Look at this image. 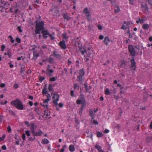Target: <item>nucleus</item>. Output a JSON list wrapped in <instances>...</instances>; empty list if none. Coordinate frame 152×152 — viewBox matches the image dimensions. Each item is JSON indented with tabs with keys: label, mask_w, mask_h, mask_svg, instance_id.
Listing matches in <instances>:
<instances>
[{
	"label": "nucleus",
	"mask_w": 152,
	"mask_h": 152,
	"mask_svg": "<svg viewBox=\"0 0 152 152\" xmlns=\"http://www.w3.org/2000/svg\"><path fill=\"white\" fill-rule=\"evenodd\" d=\"M84 50L83 51H81V54L83 55L85 53H87V51H86V50L85 49H83Z\"/></svg>",
	"instance_id": "53"
},
{
	"label": "nucleus",
	"mask_w": 152,
	"mask_h": 152,
	"mask_svg": "<svg viewBox=\"0 0 152 152\" xmlns=\"http://www.w3.org/2000/svg\"><path fill=\"white\" fill-rule=\"evenodd\" d=\"M37 128V126L34 123H31V124L30 130L32 134L35 132L34 130Z\"/></svg>",
	"instance_id": "10"
},
{
	"label": "nucleus",
	"mask_w": 152,
	"mask_h": 152,
	"mask_svg": "<svg viewBox=\"0 0 152 152\" xmlns=\"http://www.w3.org/2000/svg\"><path fill=\"white\" fill-rule=\"evenodd\" d=\"M141 8L142 9V10L143 11H148V7L147 5L146 4H142L141 6Z\"/></svg>",
	"instance_id": "11"
},
{
	"label": "nucleus",
	"mask_w": 152,
	"mask_h": 152,
	"mask_svg": "<svg viewBox=\"0 0 152 152\" xmlns=\"http://www.w3.org/2000/svg\"><path fill=\"white\" fill-rule=\"evenodd\" d=\"M5 7L4 6H0V11L2 12H4V10H3V9Z\"/></svg>",
	"instance_id": "43"
},
{
	"label": "nucleus",
	"mask_w": 152,
	"mask_h": 152,
	"mask_svg": "<svg viewBox=\"0 0 152 152\" xmlns=\"http://www.w3.org/2000/svg\"><path fill=\"white\" fill-rule=\"evenodd\" d=\"M59 46L61 48L63 49H65L66 48V45L65 44V41L64 40L61 41L58 44Z\"/></svg>",
	"instance_id": "7"
},
{
	"label": "nucleus",
	"mask_w": 152,
	"mask_h": 152,
	"mask_svg": "<svg viewBox=\"0 0 152 152\" xmlns=\"http://www.w3.org/2000/svg\"><path fill=\"white\" fill-rule=\"evenodd\" d=\"M49 141L47 139H44L42 141V143L43 144H48L49 143Z\"/></svg>",
	"instance_id": "19"
},
{
	"label": "nucleus",
	"mask_w": 152,
	"mask_h": 152,
	"mask_svg": "<svg viewBox=\"0 0 152 152\" xmlns=\"http://www.w3.org/2000/svg\"><path fill=\"white\" fill-rule=\"evenodd\" d=\"M59 96L58 94H54L53 98L54 99L53 101V103L56 106L58 105L57 102L59 100Z\"/></svg>",
	"instance_id": "6"
},
{
	"label": "nucleus",
	"mask_w": 152,
	"mask_h": 152,
	"mask_svg": "<svg viewBox=\"0 0 152 152\" xmlns=\"http://www.w3.org/2000/svg\"><path fill=\"white\" fill-rule=\"evenodd\" d=\"M144 20V19H141L140 18L139 19V22L141 23H143Z\"/></svg>",
	"instance_id": "48"
},
{
	"label": "nucleus",
	"mask_w": 152,
	"mask_h": 152,
	"mask_svg": "<svg viewBox=\"0 0 152 152\" xmlns=\"http://www.w3.org/2000/svg\"><path fill=\"white\" fill-rule=\"evenodd\" d=\"M33 57L32 58V59L34 60H36L39 56V55L38 54L36 51H34L33 52Z\"/></svg>",
	"instance_id": "14"
},
{
	"label": "nucleus",
	"mask_w": 152,
	"mask_h": 152,
	"mask_svg": "<svg viewBox=\"0 0 152 152\" xmlns=\"http://www.w3.org/2000/svg\"><path fill=\"white\" fill-rule=\"evenodd\" d=\"M62 36L64 37V38L66 39V40L68 38V37H67L66 36V33H65L64 34H62Z\"/></svg>",
	"instance_id": "31"
},
{
	"label": "nucleus",
	"mask_w": 152,
	"mask_h": 152,
	"mask_svg": "<svg viewBox=\"0 0 152 152\" xmlns=\"http://www.w3.org/2000/svg\"><path fill=\"white\" fill-rule=\"evenodd\" d=\"M22 138L23 140H25L26 139V136L25 133H23L22 135Z\"/></svg>",
	"instance_id": "45"
},
{
	"label": "nucleus",
	"mask_w": 152,
	"mask_h": 152,
	"mask_svg": "<svg viewBox=\"0 0 152 152\" xmlns=\"http://www.w3.org/2000/svg\"><path fill=\"white\" fill-rule=\"evenodd\" d=\"M4 120V116L1 114H0V124Z\"/></svg>",
	"instance_id": "29"
},
{
	"label": "nucleus",
	"mask_w": 152,
	"mask_h": 152,
	"mask_svg": "<svg viewBox=\"0 0 152 152\" xmlns=\"http://www.w3.org/2000/svg\"><path fill=\"white\" fill-rule=\"evenodd\" d=\"M45 79V77H42L41 76H40L39 78V80L41 82H42L43 80Z\"/></svg>",
	"instance_id": "36"
},
{
	"label": "nucleus",
	"mask_w": 152,
	"mask_h": 152,
	"mask_svg": "<svg viewBox=\"0 0 152 152\" xmlns=\"http://www.w3.org/2000/svg\"><path fill=\"white\" fill-rule=\"evenodd\" d=\"M11 104L19 110H23V104L19 99H16L12 101L11 102Z\"/></svg>",
	"instance_id": "2"
},
{
	"label": "nucleus",
	"mask_w": 152,
	"mask_h": 152,
	"mask_svg": "<svg viewBox=\"0 0 152 152\" xmlns=\"http://www.w3.org/2000/svg\"><path fill=\"white\" fill-rule=\"evenodd\" d=\"M104 38V37L102 35H100L99 37V39L101 40L102 39Z\"/></svg>",
	"instance_id": "61"
},
{
	"label": "nucleus",
	"mask_w": 152,
	"mask_h": 152,
	"mask_svg": "<svg viewBox=\"0 0 152 152\" xmlns=\"http://www.w3.org/2000/svg\"><path fill=\"white\" fill-rule=\"evenodd\" d=\"M52 56L57 59L60 60L61 58V55L55 51H53Z\"/></svg>",
	"instance_id": "8"
},
{
	"label": "nucleus",
	"mask_w": 152,
	"mask_h": 152,
	"mask_svg": "<svg viewBox=\"0 0 152 152\" xmlns=\"http://www.w3.org/2000/svg\"><path fill=\"white\" fill-rule=\"evenodd\" d=\"M42 94L43 95L46 94L47 93V90L44 91V92L43 91V90L42 91Z\"/></svg>",
	"instance_id": "60"
},
{
	"label": "nucleus",
	"mask_w": 152,
	"mask_h": 152,
	"mask_svg": "<svg viewBox=\"0 0 152 152\" xmlns=\"http://www.w3.org/2000/svg\"><path fill=\"white\" fill-rule=\"evenodd\" d=\"M26 134L28 136H29L30 135L29 131L28 130H27L26 132Z\"/></svg>",
	"instance_id": "44"
},
{
	"label": "nucleus",
	"mask_w": 152,
	"mask_h": 152,
	"mask_svg": "<svg viewBox=\"0 0 152 152\" xmlns=\"http://www.w3.org/2000/svg\"><path fill=\"white\" fill-rule=\"evenodd\" d=\"M47 72H49L50 73H53V69H49L48 71H47Z\"/></svg>",
	"instance_id": "58"
},
{
	"label": "nucleus",
	"mask_w": 152,
	"mask_h": 152,
	"mask_svg": "<svg viewBox=\"0 0 152 152\" xmlns=\"http://www.w3.org/2000/svg\"><path fill=\"white\" fill-rule=\"evenodd\" d=\"M86 102L84 95L83 94H81L80 96V99L76 100L77 104H81V103H85Z\"/></svg>",
	"instance_id": "4"
},
{
	"label": "nucleus",
	"mask_w": 152,
	"mask_h": 152,
	"mask_svg": "<svg viewBox=\"0 0 152 152\" xmlns=\"http://www.w3.org/2000/svg\"><path fill=\"white\" fill-rule=\"evenodd\" d=\"M50 100V99L49 98H47V99H45L43 102V103H48V102Z\"/></svg>",
	"instance_id": "30"
},
{
	"label": "nucleus",
	"mask_w": 152,
	"mask_h": 152,
	"mask_svg": "<svg viewBox=\"0 0 152 152\" xmlns=\"http://www.w3.org/2000/svg\"><path fill=\"white\" fill-rule=\"evenodd\" d=\"M41 33L43 34L42 37L43 38L46 39L48 37L47 35H48L51 38L50 39L51 40H54L55 38L52 36V34L50 33L47 30H44L41 31Z\"/></svg>",
	"instance_id": "3"
},
{
	"label": "nucleus",
	"mask_w": 152,
	"mask_h": 152,
	"mask_svg": "<svg viewBox=\"0 0 152 152\" xmlns=\"http://www.w3.org/2000/svg\"><path fill=\"white\" fill-rule=\"evenodd\" d=\"M13 87L14 88L16 89L19 87V86H18V84H15L14 85Z\"/></svg>",
	"instance_id": "47"
},
{
	"label": "nucleus",
	"mask_w": 152,
	"mask_h": 152,
	"mask_svg": "<svg viewBox=\"0 0 152 152\" xmlns=\"http://www.w3.org/2000/svg\"><path fill=\"white\" fill-rule=\"evenodd\" d=\"M43 133V132H42L40 130H39V132H34L32 134L34 136H41Z\"/></svg>",
	"instance_id": "13"
},
{
	"label": "nucleus",
	"mask_w": 152,
	"mask_h": 152,
	"mask_svg": "<svg viewBox=\"0 0 152 152\" xmlns=\"http://www.w3.org/2000/svg\"><path fill=\"white\" fill-rule=\"evenodd\" d=\"M36 113L38 114L39 115H40L41 114V112L40 110H37Z\"/></svg>",
	"instance_id": "63"
},
{
	"label": "nucleus",
	"mask_w": 152,
	"mask_h": 152,
	"mask_svg": "<svg viewBox=\"0 0 152 152\" xmlns=\"http://www.w3.org/2000/svg\"><path fill=\"white\" fill-rule=\"evenodd\" d=\"M35 137H30L29 138L28 140L30 141H33L34 140Z\"/></svg>",
	"instance_id": "46"
},
{
	"label": "nucleus",
	"mask_w": 152,
	"mask_h": 152,
	"mask_svg": "<svg viewBox=\"0 0 152 152\" xmlns=\"http://www.w3.org/2000/svg\"><path fill=\"white\" fill-rule=\"evenodd\" d=\"M79 86L77 83H75L74 85V89H75L77 88H79Z\"/></svg>",
	"instance_id": "37"
},
{
	"label": "nucleus",
	"mask_w": 152,
	"mask_h": 152,
	"mask_svg": "<svg viewBox=\"0 0 152 152\" xmlns=\"http://www.w3.org/2000/svg\"><path fill=\"white\" fill-rule=\"evenodd\" d=\"M36 30L35 32L36 34H40V31H44V23L42 21L38 22V20H36L35 21Z\"/></svg>",
	"instance_id": "1"
},
{
	"label": "nucleus",
	"mask_w": 152,
	"mask_h": 152,
	"mask_svg": "<svg viewBox=\"0 0 152 152\" xmlns=\"http://www.w3.org/2000/svg\"><path fill=\"white\" fill-rule=\"evenodd\" d=\"M1 148L3 150H6L7 149V148L5 145H3L1 147Z\"/></svg>",
	"instance_id": "49"
},
{
	"label": "nucleus",
	"mask_w": 152,
	"mask_h": 152,
	"mask_svg": "<svg viewBox=\"0 0 152 152\" xmlns=\"http://www.w3.org/2000/svg\"><path fill=\"white\" fill-rule=\"evenodd\" d=\"M97 27L99 29L102 30V27L101 25L98 24L97 26Z\"/></svg>",
	"instance_id": "40"
},
{
	"label": "nucleus",
	"mask_w": 152,
	"mask_h": 152,
	"mask_svg": "<svg viewBox=\"0 0 152 152\" xmlns=\"http://www.w3.org/2000/svg\"><path fill=\"white\" fill-rule=\"evenodd\" d=\"M7 129L8 132L10 133L11 132V129L10 126H7Z\"/></svg>",
	"instance_id": "38"
},
{
	"label": "nucleus",
	"mask_w": 152,
	"mask_h": 152,
	"mask_svg": "<svg viewBox=\"0 0 152 152\" xmlns=\"http://www.w3.org/2000/svg\"><path fill=\"white\" fill-rule=\"evenodd\" d=\"M25 66L23 65H22L21 66L20 72L21 73H23L25 71Z\"/></svg>",
	"instance_id": "21"
},
{
	"label": "nucleus",
	"mask_w": 152,
	"mask_h": 152,
	"mask_svg": "<svg viewBox=\"0 0 152 152\" xmlns=\"http://www.w3.org/2000/svg\"><path fill=\"white\" fill-rule=\"evenodd\" d=\"M129 51L132 56H134L136 54V51L133 46L129 45L128 46Z\"/></svg>",
	"instance_id": "5"
},
{
	"label": "nucleus",
	"mask_w": 152,
	"mask_h": 152,
	"mask_svg": "<svg viewBox=\"0 0 152 152\" xmlns=\"http://www.w3.org/2000/svg\"><path fill=\"white\" fill-rule=\"evenodd\" d=\"M131 62V68L132 69L134 70L136 68V63L134 61V58L130 60Z\"/></svg>",
	"instance_id": "9"
},
{
	"label": "nucleus",
	"mask_w": 152,
	"mask_h": 152,
	"mask_svg": "<svg viewBox=\"0 0 152 152\" xmlns=\"http://www.w3.org/2000/svg\"><path fill=\"white\" fill-rule=\"evenodd\" d=\"M48 89L49 91H52L53 90L52 86L51 85H50L48 87Z\"/></svg>",
	"instance_id": "34"
},
{
	"label": "nucleus",
	"mask_w": 152,
	"mask_h": 152,
	"mask_svg": "<svg viewBox=\"0 0 152 152\" xmlns=\"http://www.w3.org/2000/svg\"><path fill=\"white\" fill-rule=\"evenodd\" d=\"M114 11L115 13H117L118 12L120 11V8L118 6H115L114 7Z\"/></svg>",
	"instance_id": "16"
},
{
	"label": "nucleus",
	"mask_w": 152,
	"mask_h": 152,
	"mask_svg": "<svg viewBox=\"0 0 152 152\" xmlns=\"http://www.w3.org/2000/svg\"><path fill=\"white\" fill-rule=\"evenodd\" d=\"M95 147L97 149L99 152H100L102 150V149L101 147V146L99 145H95Z\"/></svg>",
	"instance_id": "23"
},
{
	"label": "nucleus",
	"mask_w": 152,
	"mask_h": 152,
	"mask_svg": "<svg viewBox=\"0 0 152 152\" xmlns=\"http://www.w3.org/2000/svg\"><path fill=\"white\" fill-rule=\"evenodd\" d=\"M15 40L18 43H20L21 42V39L18 37L16 38Z\"/></svg>",
	"instance_id": "39"
},
{
	"label": "nucleus",
	"mask_w": 152,
	"mask_h": 152,
	"mask_svg": "<svg viewBox=\"0 0 152 152\" xmlns=\"http://www.w3.org/2000/svg\"><path fill=\"white\" fill-rule=\"evenodd\" d=\"M83 12L86 14H87V13H88L89 12L88 10V9L86 7L84 8L83 10Z\"/></svg>",
	"instance_id": "27"
},
{
	"label": "nucleus",
	"mask_w": 152,
	"mask_h": 152,
	"mask_svg": "<svg viewBox=\"0 0 152 152\" xmlns=\"http://www.w3.org/2000/svg\"><path fill=\"white\" fill-rule=\"evenodd\" d=\"M149 27L148 24H144L143 25L142 28L145 30H147Z\"/></svg>",
	"instance_id": "22"
},
{
	"label": "nucleus",
	"mask_w": 152,
	"mask_h": 152,
	"mask_svg": "<svg viewBox=\"0 0 152 152\" xmlns=\"http://www.w3.org/2000/svg\"><path fill=\"white\" fill-rule=\"evenodd\" d=\"M110 62V61L109 60H107V61H106L103 64V65H106L107 64H108Z\"/></svg>",
	"instance_id": "64"
},
{
	"label": "nucleus",
	"mask_w": 152,
	"mask_h": 152,
	"mask_svg": "<svg viewBox=\"0 0 152 152\" xmlns=\"http://www.w3.org/2000/svg\"><path fill=\"white\" fill-rule=\"evenodd\" d=\"M102 136L103 134L102 133H100L99 132H97V136L98 137H102Z\"/></svg>",
	"instance_id": "25"
},
{
	"label": "nucleus",
	"mask_w": 152,
	"mask_h": 152,
	"mask_svg": "<svg viewBox=\"0 0 152 152\" xmlns=\"http://www.w3.org/2000/svg\"><path fill=\"white\" fill-rule=\"evenodd\" d=\"M81 107H83V108L86 105V102H85V103H81Z\"/></svg>",
	"instance_id": "57"
},
{
	"label": "nucleus",
	"mask_w": 152,
	"mask_h": 152,
	"mask_svg": "<svg viewBox=\"0 0 152 152\" xmlns=\"http://www.w3.org/2000/svg\"><path fill=\"white\" fill-rule=\"evenodd\" d=\"M150 139L151 138L150 137H147L145 140L146 142L148 143L150 142Z\"/></svg>",
	"instance_id": "35"
},
{
	"label": "nucleus",
	"mask_w": 152,
	"mask_h": 152,
	"mask_svg": "<svg viewBox=\"0 0 152 152\" xmlns=\"http://www.w3.org/2000/svg\"><path fill=\"white\" fill-rule=\"evenodd\" d=\"M93 123L95 125H98V121L95 120L93 121Z\"/></svg>",
	"instance_id": "51"
},
{
	"label": "nucleus",
	"mask_w": 152,
	"mask_h": 152,
	"mask_svg": "<svg viewBox=\"0 0 152 152\" xmlns=\"http://www.w3.org/2000/svg\"><path fill=\"white\" fill-rule=\"evenodd\" d=\"M89 114L90 115L92 119H93L94 118L93 115L94 113L93 110L90 111Z\"/></svg>",
	"instance_id": "28"
},
{
	"label": "nucleus",
	"mask_w": 152,
	"mask_h": 152,
	"mask_svg": "<svg viewBox=\"0 0 152 152\" xmlns=\"http://www.w3.org/2000/svg\"><path fill=\"white\" fill-rule=\"evenodd\" d=\"M79 50H80V52H81L82 51H83V49H84V48H83L81 47V46H79Z\"/></svg>",
	"instance_id": "56"
},
{
	"label": "nucleus",
	"mask_w": 152,
	"mask_h": 152,
	"mask_svg": "<svg viewBox=\"0 0 152 152\" xmlns=\"http://www.w3.org/2000/svg\"><path fill=\"white\" fill-rule=\"evenodd\" d=\"M56 80V78L55 77H53L52 78H50V81H54Z\"/></svg>",
	"instance_id": "42"
},
{
	"label": "nucleus",
	"mask_w": 152,
	"mask_h": 152,
	"mask_svg": "<svg viewBox=\"0 0 152 152\" xmlns=\"http://www.w3.org/2000/svg\"><path fill=\"white\" fill-rule=\"evenodd\" d=\"M17 29L18 30L19 32H22V30L21 29V27L20 26H18L17 27Z\"/></svg>",
	"instance_id": "50"
},
{
	"label": "nucleus",
	"mask_w": 152,
	"mask_h": 152,
	"mask_svg": "<svg viewBox=\"0 0 152 152\" xmlns=\"http://www.w3.org/2000/svg\"><path fill=\"white\" fill-rule=\"evenodd\" d=\"M82 76L78 75L77 76V81H78L79 82H80L81 83H83V80H82Z\"/></svg>",
	"instance_id": "17"
},
{
	"label": "nucleus",
	"mask_w": 152,
	"mask_h": 152,
	"mask_svg": "<svg viewBox=\"0 0 152 152\" xmlns=\"http://www.w3.org/2000/svg\"><path fill=\"white\" fill-rule=\"evenodd\" d=\"M48 61L49 63L52 64L53 62L54 59L51 57H50L48 59Z\"/></svg>",
	"instance_id": "24"
},
{
	"label": "nucleus",
	"mask_w": 152,
	"mask_h": 152,
	"mask_svg": "<svg viewBox=\"0 0 152 152\" xmlns=\"http://www.w3.org/2000/svg\"><path fill=\"white\" fill-rule=\"evenodd\" d=\"M8 38H10V41L12 43H14L15 41V40L13 39L12 37L11 36L9 35Z\"/></svg>",
	"instance_id": "33"
},
{
	"label": "nucleus",
	"mask_w": 152,
	"mask_h": 152,
	"mask_svg": "<svg viewBox=\"0 0 152 152\" xmlns=\"http://www.w3.org/2000/svg\"><path fill=\"white\" fill-rule=\"evenodd\" d=\"M69 149L70 151L72 152L74 151L75 150V148L74 146L72 145H69Z\"/></svg>",
	"instance_id": "18"
},
{
	"label": "nucleus",
	"mask_w": 152,
	"mask_h": 152,
	"mask_svg": "<svg viewBox=\"0 0 152 152\" xmlns=\"http://www.w3.org/2000/svg\"><path fill=\"white\" fill-rule=\"evenodd\" d=\"M79 76H80L82 77H83L84 76V70L83 69H81L80 70L79 72Z\"/></svg>",
	"instance_id": "20"
},
{
	"label": "nucleus",
	"mask_w": 152,
	"mask_h": 152,
	"mask_svg": "<svg viewBox=\"0 0 152 152\" xmlns=\"http://www.w3.org/2000/svg\"><path fill=\"white\" fill-rule=\"evenodd\" d=\"M84 86L86 88V92H88V85H87L86 83H85L84 84Z\"/></svg>",
	"instance_id": "41"
},
{
	"label": "nucleus",
	"mask_w": 152,
	"mask_h": 152,
	"mask_svg": "<svg viewBox=\"0 0 152 152\" xmlns=\"http://www.w3.org/2000/svg\"><path fill=\"white\" fill-rule=\"evenodd\" d=\"M46 74L47 75H48L50 77H51L52 76V73H50L49 72H47Z\"/></svg>",
	"instance_id": "62"
},
{
	"label": "nucleus",
	"mask_w": 152,
	"mask_h": 152,
	"mask_svg": "<svg viewBox=\"0 0 152 152\" xmlns=\"http://www.w3.org/2000/svg\"><path fill=\"white\" fill-rule=\"evenodd\" d=\"M25 123L26 125H27V126L28 127H29L30 125V124H29V122L28 121H25Z\"/></svg>",
	"instance_id": "54"
},
{
	"label": "nucleus",
	"mask_w": 152,
	"mask_h": 152,
	"mask_svg": "<svg viewBox=\"0 0 152 152\" xmlns=\"http://www.w3.org/2000/svg\"><path fill=\"white\" fill-rule=\"evenodd\" d=\"M9 113L11 115H15V113L12 110H8Z\"/></svg>",
	"instance_id": "32"
},
{
	"label": "nucleus",
	"mask_w": 152,
	"mask_h": 152,
	"mask_svg": "<svg viewBox=\"0 0 152 152\" xmlns=\"http://www.w3.org/2000/svg\"><path fill=\"white\" fill-rule=\"evenodd\" d=\"M110 42V40L109 38V37H104V43L106 45H108L109 43Z\"/></svg>",
	"instance_id": "12"
},
{
	"label": "nucleus",
	"mask_w": 152,
	"mask_h": 152,
	"mask_svg": "<svg viewBox=\"0 0 152 152\" xmlns=\"http://www.w3.org/2000/svg\"><path fill=\"white\" fill-rule=\"evenodd\" d=\"M105 94L107 95H110V92L109 91V89L108 88H107L105 90Z\"/></svg>",
	"instance_id": "26"
},
{
	"label": "nucleus",
	"mask_w": 152,
	"mask_h": 152,
	"mask_svg": "<svg viewBox=\"0 0 152 152\" xmlns=\"http://www.w3.org/2000/svg\"><path fill=\"white\" fill-rule=\"evenodd\" d=\"M124 64L126 65L125 62L124 60H122L121 62V65H123Z\"/></svg>",
	"instance_id": "55"
},
{
	"label": "nucleus",
	"mask_w": 152,
	"mask_h": 152,
	"mask_svg": "<svg viewBox=\"0 0 152 152\" xmlns=\"http://www.w3.org/2000/svg\"><path fill=\"white\" fill-rule=\"evenodd\" d=\"M63 17L65 19L68 21L69 20L71 19L70 17L69 16H68L67 15V14H66V13L63 14Z\"/></svg>",
	"instance_id": "15"
},
{
	"label": "nucleus",
	"mask_w": 152,
	"mask_h": 152,
	"mask_svg": "<svg viewBox=\"0 0 152 152\" xmlns=\"http://www.w3.org/2000/svg\"><path fill=\"white\" fill-rule=\"evenodd\" d=\"M74 91L73 90L71 91L70 94H71V96L72 97H73L74 96Z\"/></svg>",
	"instance_id": "52"
},
{
	"label": "nucleus",
	"mask_w": 152,
	"mask_h": 152,
	"mask_svg": "<svg viewBox=\"0 0 152 152\" xmlns=\"http://www.w3.org/2000/svg\"><path fill=\"white\" fill-rule=\"evenodd\" d=\"M126 27H125V25H124L123 24L122 25V26L121 27V29H126Z\"/></svg>",
	"instance_id": "59"
}]
</instances>
